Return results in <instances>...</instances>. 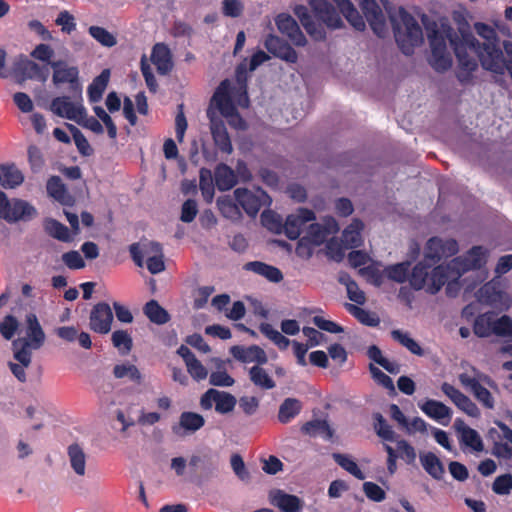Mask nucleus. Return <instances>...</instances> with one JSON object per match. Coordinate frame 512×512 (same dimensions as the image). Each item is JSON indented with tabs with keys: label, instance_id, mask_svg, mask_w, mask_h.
I'll return each instance as SVG.
<instances>
[{
	"label": "nucleus",
	"instance_id": "16",
	"mask_svg": "<svg viewBox=\"0 0 512 512\" xmlns=\"http://www.w3.org/2000/svg\"><path fill=\"white\" fill-rule=\"evenodd\" d=\"M51 111L57 116L77 121L79 117L85 114V109L81 105H75L67 96L56 97L50 105Z\"/></svg>",
	"mask_w": 512,
	"mask_h": 512
},
{
	"label": "nucleus",
	"instance_id": "7",
	"mask_svg": "<svg viewBox=\"0 0 512 512\" xmlns=\"http://www.w3.org/2000/svg\"><path fill=\"white\" fill-rule=\"evenodd\" d=\"M113 312L106 302L95 304L89 316V328L98 334L105 335L111 331Z\"/></svg>",
	"mask_w": 512,
	"mask_h": 512
},
{
	"label": "nucleus",
	"instance_id": "55",
	"mask_svg": "<svg viewBox=\"0 0 512 512\" xmlns=\"http://www.w3.org/2000/svg\"><path fill=\"white\" fill-rule=\"evenodd\" d=\"M347 249L348 248L344 246L341 240L338 241L336 239H331L326 244L327 256L336 262H340L343 260L345 256V251Z\"/></svg>",
	"mask_w": 512,
	"mask_h": 512
},
{
	"label": "nucleus",
	"instance_id": "52",
	"mask_svg": "<svg viewBox=\"0 0 512 512\" xmlns=\"http://www.w3.org/2000/svg\"><path fill=\"white\" fill-rule=\"evenodd\" d=\"M441 239L438 237H432L428 240L426 244V252H425V261H430V264L435 265L438 263L442 256L441 252Z\"/></svg>",
	"mask_w": 512,
	"mask_h": 512
},
{
	"label": "nucleus",
	"instance_id": "64",
	"mask_svg": "<svg viewBox=\"0 0 512 512\" xmlns=\"http://www.w3.org/2000/svg\"><path fill=\"white\" fill-rule=\"evenodd\" d=\"M261 222L263 226L271 231H278L282 226L281 217L272 210H265L262 212Z\"/></svg>",
	"mask_w": 512,
	"mask_h": 512
},
{
	"label": "nucleus",
	"instance_id": "14",
	"mask_svg": "<svg viewBox=\"0 0 512 512\" xmlns=\"http://www.w3.org/2000/svg\"><path fill=\"white\" fill-rule=\"evenodd\" d=\"M205 425L204 417L196 412L184 411L180 414L177 424L172 426V432L180 437L194 434Z\"/></svg>",
	"mask_w": 512,
	"mask_h": 512
},
{
	"label": "nucleus",
	"instance_id": "23",
	"mask_svg": "<svg viewBox=\"0 0 512 512\" xmlns=\"http://www.w3.org/2000/svg\"><path fill=\"white\" fill-rule=\"evenodd\" d=\"M477 297L482 303L498 307L504 303L507 295L500 289L499 283L490 281L478 290Z\"/></svg>",
	"mask_w": 512,
	"mask_h": 512
},
{
	"label": "nucleus",
	"instance_id": "9",
	"mask_svg": "<svg viewBox=\"0 0 512 512\" xmlns=\"http://www.w3.org/2000/svg\"><path fill=\"white\" fill-rule=\"evenodd\" d=\"M230 83L229 80H223L216 89L212 101L215 102L217 109L224 117H237L240 124H244L243 119L240 117L237 108L235 107L229 93Z\"/></svg>",
	"mask_w": 512,
	"mask_h": 512
},
{
	"label": "nucleus",
	"instance_id": "11",
	"mask_svg": "<svg viewBox=\"0 0 512 512\" xmlns=\"http://www.w3.org/2000/svg\"><path fill=\"white\" fill-rule=\"evenodd\" d=\"M275 23L280 33L287 36L293 45L304 47L307 44L305 35L291 15L281 13L276 17Z\"/></svg>",
	"mask_w": 512,
	"mask_h": 512
},
{
	"label": "nucleus",
	"instance_id": "51",
	"mask_svg": "<svg viewBox=\"0 0 512 512\" xmlns=\"http://www.w3.org/2000/svg\"><path fill=\"white\" fill-rule=\"evenodd\" d=\"M215 410L220 414H227L233 411L236 405V398L224 391H219V396H216Z\"/></svg>",
	"mask_w": 512,
	"mask_h": 512
},
{
	"label": "nucleus",
	"instance_id": "12",
	"mask_svg": "<svg viewBox=\"0 0 512 512\" xmlns=\"http://www.w3.org/2000/svg\"><path fill=\"white\" fill-rule=\"evenodd\" d=\"M316 218L315 213L308 208H299L296 213L287 216L284 224L285 235L290 240L299 238L302 227Z\"/></svg>",
	"mask_w": 512,
	"mask_h": 512
},
{
	"label": "nucleus",
	"instance_id": "60",
	"mask_svg": "<svg viewBox=\"0 0 512 512\" xmlns=\"http://www.w3.org/2000/svg\"><path fill=\"white\" fill-rule=\"evenodd\" d=\"M493 334L497 336H512V319L503 315L493 321Z\"/></svg>",
	"mask_w": 512,
	"mask_h": 512
},
{
	"label": "nucleus",
	"instance_id": "25",
	"mask_svg": "<svg viewBox=\"0 0 512 512\" xmlns=\"http://www.w3.org/2000/svg\"><path fill=\"white\" fill-rule=\"evenodd\" d=\"M364 224L360 219H353L352 222L343 230L341 241L346 248H358L363 244L361 232Z\"/></svg>",
	"mask_w": 512,
	"mask_h": 512
},
{
	"label": "nucleus",
	"instance_id": "58",
	"mask_svg": "<svg viewBox=\"0 0 512 512\" xmlns=\"http://www.w3.org/2000/svg\"><path fill=\"white\" fill-rule=\"evenodd\" d=\"M327 236L326 229L319 223L310 224L307 233L304 237H309L308 240L316 246L321 245Z\"/></svg>",
	"mask_w": 512,
	"mask_h": 512
},
{
	"label": "nucleus",
	"instance_id": "30",
	"mask_svg": "<svg viewBox=\"0 0 512 512\" xmlns=\"http://www.w3.org/2000/svg\"><path fill=\"white\" fill-rule=\"evenodd\" d=\"M211 134L215 145L220 149V151L227 154L232 152V143L227 129L222 121L212 122Z\"/></svg>",
	"mask_w": 512,
	"mask_h": 512
},
{
	"label": "nucleus",
	"instance_id": "6",
	"mask_svg": "<svg viewBox=\"0 0 512 512\" xmlns=\"http://www.w3.org/2000/svg\"><path fill=\"white\" fill-rule=\"evenodd\" d=\"M434 265L428 263L427 261L423 260L418 262L411 270L409 271L408 280L411 285V287L416 290H422L425 289L426 292L429 294H436L439 291L431 292L430 288L434 284V273H435V267Z\"/></svg>",
	"mask_w": 512,
	"mask_h": 512
},
{
	"label": "nucleus",
	"instance_id": "44",
	"mask_svg": "<svg viewBox=\"0 0 512 512\" xmlns=\"http://www.w3.org/2000/svg\"><path fill=\"white\" fill-rule=\"evenodd\" d=\"M391 337L399 342L402 346L407 348L412 354L422 356L424 354L421 346L411 338L408 333H404L401 330L395 329L391 331Z\"/></svg>",
	"mask_w": 512,
	"mask_h": 512
},
{
	"label": "nucleus",
	"instance_id": "26",
	"mask_svg": "<svg viewBox=\"0 0 512 512\" xmlns=\"http://www.w3.org/2000/svg\"><path fill=\"white\" fill-rule=\"evenodd\" d=\"M455 427L461 433L460 442L461 444L470 447L476 452L483 450L484 445L478 432L469 426H466L461 419L455 421Z\"/></svg>",
	"mask_w": 512,
	"mask_h": 512
},
{
	"label": "nucleus",
	"instance_id": "59",
	"mask_svg": "<svg viewBox=\"0 0 512 512\" xmlns=\"http://www.w3.org/2000/svg\"><path fill=\"white\" fill-rule=\"evenodd\" d=\"M429 63L436 71L444 72L451 67L452 60L447 51H445L439 54H431Z\"/></svg>",
	"mask_w": 512,
	"mask_h": 512
},
{
	"label": "nucleus",
	"instance_id": "63",
	"mask_svg": "<svg viewBox=\"0 0 512 512\" xmlns=\"http://www.w3.org/2000/svg\"><path fill=\"white\" fill-rule=\"evenodd\" d=\"M363 491L367 498L374 502H381L386 498L385 491L374 482H364Z\"/></svg>",
	"mask_w": 512,
	"mask_h": 512
},
{
	"label": "nucleus",
	"instance_id": "37",
	"mask_svg": "<svg viewBox=\"0 0 512 512\" xmlns=\"http://www.w3.org/2000/svg\"><path fill=\"white\" fill-rule=\"evenodd\" d=\"M143 312L152 323L157 325H163L170 320L169 313L154 299L144 305Z\"/></svg>",
	"mask_w": 512,
	"mask_h": 512
},
{
	"label": "nucleus",
	"instance_id": "22",
	"mask_svg": "<svg viewBox=\"0 0 512 512\" xmlns=\"http://www.w3.org/2000/svg\"><path fill=\"white\" fill-rule=\"evenodd\" d=\"M234 197L239 206L251 217L256 216L263 205L261 199L246 188H237Z\"/></svg>",
	"mask_w": 512,
	"mask_h": 512
},
{
	"label": "nucleus",
	"instance_id": "15",
	"mask_svg": "<svg viewBox=\"0 0 512 512\" xmlns=\"http://www.w3.org/2000/svg\"><path fill=\"white\" fill-rule=\"evenodd\" d=\"M230 354L241 363H256V365H264L268 362V357L264 349L258 345H250L248 347L234 345L230 348Z\"/></svg>",
	"mask_w": 512,
	"mask_h": 512
},
{
	"label": "nucleus",
	"instance_id": "19",
	"mask_svg": "<svg viewBox=\"0 0 512 512\" xmlns=\"http://www.w3.org/2000/svg\"><path fill=\"white\" fill-rule=\"evenodd\" d=\"M26 339L22 342L28 343L32 349H39L45 341V333L34 313L26 315Z\"/></svg>",
	"mask_w": 512,
	"mask_h": 512
},
{
	"label": "nucleus",
	"instance_id": "20",
	"mask_svg": "<svg viewBox=\"0 0 512 512\" xmlns=\"http://www.w3.org/2000/svg\"><path fill=\"white\" fill-rule=\"evenodd\" d=\"M46 190L50 197L63 206H73L74 197L68 192L66 185L59 176H51L46 184Z\"/></svg>",
	"mask_w": 512,
	"mask_h": 512
},
{
	"label": "nucleus",
	"instance_id": "18",
	"mask_svg": "<svg viewBox=\"0 0 512 512\" xmlns=\"http://www.w3.org/2000/svg\"><path fill=\"white\" fill-rule=\"evenodd\" d=\"M269 501L282 512H300L302 509V501L299 497L285 493L280 489L270 491Z\"/></svg>",
	"mask_w": 512,
	"mask_h": 512
},
{
	"label": "nucleus",
	"instance_id": "4",
	"mask_svg": "<svg viewBox=\"0 0 512 512\" xmlns=\"http://www.w3.org/2000/svg\"><path fill=\"white\" fill-rule=\"evenodd\" d=\"M36 215V208L29 202L19 198L8 199L7 195L0 190V219L8 223L27 222Z\"/></svg>",
	"mask_w": 512,
	"mask_h": 512
},
{
	"label": "nucleus",
	"instance_id": "46",
	"mask_svg": "<svg viewBox=\"0 0 512 512\" xmlns=\"http://www.w3.org/2000/svg\"><path fill=\"white\" fill-rule=\"evenodd\" d=\"M112 344L122 354H128L133 347V340L130 334L125 330H115L111 336Z\"/></svg>",
	"mask_w": 512,
	"mask_h": 512
},
{
	"label": "nucleus",
	"instance_id": "49",
	"mask_svg": "<svg viewBox=\"0 0 512 512\" xmlns=\"http://www.w3.org/2000/svg\"><path fill=\"white\" fill-rule=\"evenodd\" d=\"M140 70L144 77L148 90L151 93L155 94L158 91V83L156 77L153 74L152 68L148 63L147 56L145 54L142 55L140 60Z\"/></svg>",
	"mask_w": 512,
	"mask_h": 512
},
{
	"label": "nucleus",
	"instance_id": "29",
	"mask_svg": "<svg viewBox=\"0 0 512 512\" xmlns=\"http://www.w3.org/2000/svg\"><path fill=\"white\" fill-rule=\"evenodd\" d=\"M110 78L109 69H104L92 83L88 86L87 94L91 103H97L102 99L103 93L108 85Z\"/></svg>",
	"mask_w": 512,
	"mask_h": 512
},
{
	"label": "nucleus",
	"instance_id": "27",
	"mask_svg": "<svg viewBox=\"0 0 512 512\" xmlns=\"http://www.w3.org/2000/svg\"><path fill=\"white\" fill-rule=\"evenodd\" d=\"M215 185L220 191H228L237 183V176L233 169L225 163H220L214 171Z\"/></svg>",
	"mask_w": 512,
	"mask_h": 512
},
{
	"label": "nucleus",
	"instance_id": "8",
	"mask_svg": "<svg viewBox=\"0 0 512 512\" xmlns=\"http://www.w3.org/2000/svg\"><path fill=\"white\" fill-rule=\"evenodd\" d=\"M13 74L18 82L28 79L45 82L48 79L49 70L47 67H41L27 58H22L15 62Z\"/></svg>",
	"mask_w": 512,
	"mask_h": 512
},
{
	"label": "nucleus",
	"instance_id": "56",
	"mask_svg": "<svg viewBox=\"0 0 512 512\" xmlns=\"http://www.w3.org/2000/svg\"><path fill=\"white\" fill-rule=\"evenodd\" d=\"M369 371L372 375V378L382 387L389 390L392 393H395V386L391 377L385 374L382 370L377 368L375 365H369Z\"/></svg>",
	"mask_w": 512,
	"mask_h": 512
},
{
	"label": "nucleus",
	"instance_id": "17",
	"mask_svg": "<svg viewBox=\"0 0 512 512\" xmlns=\"http://www.w3.org/2000/svg\"><path fill=\"white\" fill-rule=\"evenodd\" d=\"M150 60L160 75L169 74L174 66L171 50L167 44L162 42L156 43L152 47Z\"/></svg>",
	"mask_w": 512,
	"mask_h": 512
},
{
	"label": "nucleus",
	"instance_id": "62",
	"mask_svg": "<svg viewBox=\"0 0 512 512\" xmlns=\"http://www.w3.org/2000/svg\"><path fill=\"white\" fill-rule=\"evenodd\" d=\"M18 326L19 323L17 319L12 315H7L3 321L0 322V333L6 340H10L13 338Z\"/></svg>",
	"mask_w": 512,
	"mask_h": 512
},
{
	"label": "nucleus",
	"instance_id": "50",
	"mask_svg": "<svg viewBox=\"0 0 512 512\" xmlns=\"http://www.w3.org/2000/svg\"><path fill=\"white\" fill-rule=\"evenodd\" d=\"M14 350V358L23 366H29L31 363V352L29 350L30 345L24 343L21 339H17L12 343Z\"/></svg>",
	"mask_w": 512,
	"mask_h": 512
},
{
	"label": "nucleus",
	"instance_id": "24",
	"mask_svg": "<svg viewBox=\"0 0 512 512\" xmlns=\"http://www.w3.org/2000/svg\"><path fill=\"white\" fill-rule=\"evenodd\" d=\"M243 269L251 271L257 275L263 276L268 281L273 283H279L283 280V274L281 270L275 266L266 264L261 261H250L244 264Z\"/></svg>",
	"mask_w": 512,
	"mask_h": 512
},
{
	"label": "nucleus",
	"instance_id": "2",
	"mask_svg": "<svg viewBox=\"0 0 512 512\" xmlns=\"http://www.w3.org/2000/svg\"><path fill=\"white\" fill-rule=\"evenodd\" d=\"M486 261L487 251L482 246H473L465 255L454 258L447 265H438L431 292L440 291L449 278L459 279L467 271L481 269Z\"/></svg>",
	"mask_w": 512,
	"mask_h": 512
},
{
	"label": "nucleus",
	"instance_id": "13",
	"mask_svg": "<svg viewBox=\"0 0 512 512\" xmlns=\"http://www.w3.org/2000/svg\"><path fill=\"white\" fill-rule=\"evenodd\" d=\"M264 46L274 57L287 63L294 64L298 60V54L295 49L287 41L276 35L269 34L265 39Z\"/></svg>",
	"mask_w": 512,
	"mask_h": 512
},
{
	"label": "nucleus",
	"instance_id": "1",
	"mask_svg": "<svg viewBox=\"0 0 512 512\" xmlns=\"http://www.w3.org/2000/svg\"><path fill=\"white\" fill-rule=\"evenodd\" d=\"M308 3L310 8L304 5H297L294 13L307 34L314 41H325L327 38L326 29L336 30L343 27V20L331 2Z\"/></svg>",
	"mask_w": 512,
	"mask_h": 512
},
{
	"label": "nucleus",
	"instance_id": "40",
	"mask_svg": "<svg viewBox=\"0 0 512 512\" xmlns=\"http://www.w3.org/2000/svg\"><path fill=\"white\" fill-rule=\"evenodd\" d=\"M45 231L53 238L62 241L69 242L71 240L69 229L67 226L62 224L56 219L48 218L44 222Z\"/></svg>",
	"mask_w": 512,
	"mask_h": 512
},
{
	"label": "nucleus",
	"instance_id": "21",
	"mask_svg": "<svg viewBox=\"0 0 512 512\" xmlns=\"http://www.w3.org/2000/svg\"><path fill=\"white\" fill-rule=\"evenodd\" d=\"M419 407L429 418L439 421L443 425H447L449 423L452 411L444 403L428 399L424 403L419 404Z\"/></svg>",
	"mask_w": 512,
	"mask_h": 512
},
{
	"label": "nucleus",
	"instance_id": "10",
	"mask_svg": "<svg viewBox=\"0 0 512 512\" xmlns=\"http://www.w3.org/2000/svg\"><path fill=\"white\" fill-rule=\"evenodd\" d=\"M365 19L372 31L380 38H384L388 32L385 15L379 2H360Z\"/></svg>",
	"mask_w": 512,
	"mask_h": 512
},
{
	"label": "nucleus",
	"instance_id": "53",
	"mask_svg": "<svg viewBox=\"0 0 512 512\" xmlns=\"http://www.w3.org/2000/svg\"><path fill=\"white\" fill-rule=\"evenodd\" d=\"M374 418V427L377 435L386 441H393L395 438V432L393 431L392 427L387 423L385 418L380 413H376Z\"/></svg>",
	"mask_w": 512,
	"mask_h": 512
},
{
	"label": "nucleus",
	"instance_id": "42",
	"mask_svg": "<svg viewBox=\"0 0 512 512\" xmlns=\"http://www.w3.org/2000/svg\"><path fill=\"white\" fill-rule=\"evenodd\" d=\"M217 207L221 215L225 218L237 220L241 217L239 204L230 196L219 197L217 200Z\"/></svg>",
	"mask_w": 512,
	"mask_h": 512
},
{
	"label": "nucleus",
	"instance_id": "45",
	"mask_svg": "<svg viewBox=\"0 0 512 512\" xmlns=\"http://www.w3.org/2000/svg\"><path fill=\"white\" fill-rule=\"evenodd\" d=\"M199 187L203 198L207 202H211L214 196V182L212 173L207 168H201L200 170Z\"/></svg>",
	"mask_w": 512,
	"mask_h": 512
},
{
	"label": "nucleus",
	"instance_id": "38",
	"mask_svg": "<svg viewBox=\"0 0 512 512\" xmlns=\"http://www.w3.org/2000/svg\"><path fill=\"white\" fill-rule=\"evenodd\" d=\"M410 266L409 261L388 265L383 269V275L391 281L404 283L408 280Z\"/></svg>",
	"mask_w": 512,
	"mask_h": 512
},
{
	"label": "nucleus",
	"instance_id": "47",
	"mask_svg": "<svg viewBox=\"0 0 512 512\" xmlns=\"http://www.w3.org/2000/svg\"><path fill=\"white\" fill-rule=\"evenodd\" d=\"M88 32L93 39L104 47L110 48L117 44L116 37L103 27L93 25L89 27Z\"/></svg>",
	"mask_w": 512,
	"mask_h": 512
},
{
	"label": "nucleus",
	"instance_id": "33",
	"mask_svg": "<svg viewBox=\"0 0 512 512\" xmlns=\"http://www.w3.org/2000/svg\"><path fill=\"white\" fill-rule=\"evenodd\" d=\"M67 454L71 468L78 476H84L86 470V454L79 444L74 443L68 446Z\"/></svg>",
	"mask_w": 512,
	"mask_h": 512
},
{
	"label": "nucleus",
	"instance_id": "32",
	"mask_svg": "<svg viewBox=\"0 0 512 512\" xmlns=\"http://www.w3.org/2000/svg\"><path fill=\"white\" fill-rule=\"evenodd\" d=\"M250 381L258 388L262 390H271L276 387L275 381L268 374V372L262 367V365H254L249 371Z\"/></svg>",
	"mask_w": 512,
	"mask_h": 512
},
{
	"label": "nucleus",
	"instance_id": "41",
	"mask_svg": "<svg viewBox=\"0 0 512 512\" xmlns=\"http://www.w3.org/2000/svg\"><path fill=\"white\" fill-rule=\"evenodd\" d=\"M345 308L353 315L360 323L369 326L376 327L380 323V319L370 311L360 308L354 304L346 303Z\"/></svg>",
	"mask_w": 512,
	"mask_h": 512
},
{
	"label": "nucleus",
	"instance_id": "35",
	"mask_svg": "<svg viewBox=\"0 0 512 512\" xmlns=\"http://www.w3.org/2000/svg\"><path fill=\"white\" fill-rule=\"evenodd\" d=\"M301 430L309 436L315 437L317 435H321L327 440H330L334 435V431L330 427L329 423L326 420L321 419L306 422L302 426Z\"/></svg>",
	"mask_w": 512,
	"mask_h": 512
},
{
	"label": "nucleus",
	"instance_id": "61",
	"mask_svg": "<svg viewBox=\"0 0 512 512\" xmlns=\"http://www.w3.org/2000/svg\"><path fill=\"white\" fill-rule=\"evenodd\" d=\"M27 152L31 170L34 173L40 172L44 166V158L41 150L37 146L31 145Z\"/></svg>",
	"mask_w": 512,
	"mask_h": 512
},
{
	"label": "nucleus",
	"instance_id": "31",
	"mask_svg": "<svg viewBox=\"0 0 512 512\" xmlns=\"http://www.w3.org/2000/svg\"><path fill=\"white\" fill-rule=\"evenodd\" d=\"M420 462L424 470L434 479L441 480L445 473L444 465L433 452L420 455Z\"/></svg>",
	"mask_w": 512,
	"mask_h": 512
},
{
	"label": "nucleus",
	"instance_id": "48",
	"mask_svg": "<svg viewBox=\"0 0 512 512\" xmlns=\"http://www.w3.org/2000/svg\"><path fill=\"white\" fill-rule=\"evenodd\" d=\"M66 127L71 132L79 153L83 156H90L93 153V149L84 134L73 124L66 123Z\"/></svg>",
	"mask_w": 512,
	"mask_h": 512
},
{
	"label": "nucleus",
	"instance_id": "54",
	"mask_svg": "<svg viewBox=\"0 0 512 512\" xmlns=\"http://www.w3.org/2000/svg\"><path fill=\"white\" fill-rule=\"evenodd\" d=\"M473 331L478 337H488L493 334V321L490 317L480 315L474 321Z\"/></svg>",
	"mask_w": 512,
	"mask_h": 512
},
{
	"label": "nucleus",
	"instance_id": "43",
	"mask_svg": "<svg viewBox=\"0 0 512 512\" xmlns=\"http://www.w3.org/2000/svg\"><path fill=\"white\" fill-rule=\"evenodd\" d=\"M333 460L344 470H346L348 473L353 475L355 478L359 480L365 479V474L363 471L358 467L357 463L351 459L346 454L341 453H333L332 454Z\"/></svg>",
	"mask_w": 512,
	"mask_h": 512
},
{
	"label": "nucleus",
	"instance_id": "36",
	"mask_svg": "<svg viewBox=\"0 0 512 512\" xmlns=\"http://www.w3.org/2000/svg\"><path fill=\"white\" fill-rule=\"evenodd\" d=\"M302 409L301 402L296 398H286L280 405L278 411V420L283 424L289 423L294 419Z\"/></svg>",
	"mask_w": 512,
	"mask_h": 512
},
{
	"label": "nucleus",
	"instance_id": "39",
	"mask_svg": "<svg viewBox=\"0 0 512 512\" xmlns=\"http://www.w3.org/2000/svg\"><path fill=\"white\" fill-rule=\"evenodd\" d=\"M113 375L117 379L127 378L136 384H140L142 381V374L139 369L129 362L115 365L113 368Z\"/></svg>",
	"mask_w": 512,
	"mask_h": 512
},
{
	"label": "nucleus",
	"instance_id": "5",
	"mask_svg": "<svg viewBox=\"0 0 512 512\" xmlns=\"http://www.w3.org/2000/svg\"><path fill=\"white\" fill-rule=\"evenodd\" d=\"M53 69L52 81L53 84L59 86L68 83L70 91L74 95L80 96L82 93V86L79 81V69L76 66H69L63 60L50 62Z\"/></svg>",
	"mask_w": 512,
	"mask_h": 512
},
{
	"label": "nucleus",
	"instance_id": "34",
	"mask_svg": "<svg viewBox=\"0 0 512 512\" xmlns=\"http://www.w3.org/2000/svg\"><path fill=\"white\" fill-rule=\"evenodd\" d=\"M338 8L345 16L347 21L357 30L364 31L366 28L365 20L359 11L353 5V2H335Z\"/></svg>",
	"mask_w": 512,
	"mask_h": 512
},
{
	"label": "nucleus",
	"instance_id": "57",
	"mask_svg": "<svg viewBox=\"0 0 512 512\" xmlns=\"http://www.w3.org/2000/svg\"><path fill=\"white\" fill-rule=\"evenodd\" d=\"M512 489V475L503 474L495 478L492 490L498 495H507Z\"/></svg>",
	"mask_w": 512,
	"mask_h": 512
},
{
	"label": "nucleus",
	"instance_id": "3",
	"mask_svg": "<svg viewBox=\"0 0 512 512\" xmlns=\"http://www.w3.org/2000/svg\"><path fill=\"white\" fill-rule=\"evenodd\" d=\"M401 20L405 26V31L402 32L398 23L393 16H390V20L393 24L395 40L400 50L405 55H411L414 52V48L423 42L422 29L414 19L404 8L399 9Z\"/></svg>",
	"mask_w": 512,
	"mask_h": 512
},
{
	"label": "nucleus",
	"instance_id": "28",
	"mask_svg": "<svg viewBox=\"0 0 512 512\" xmlns=\"http://www.w3.org/2000/svg\"><path fill=\"white\" fill-rule=\"evenodd\" d=\"M24 181V175L15 164L0 165V185L5 189H13Z\"/></svg>",
	"mask_w": 512,
	"mask_h": 512
}]
</instances>
